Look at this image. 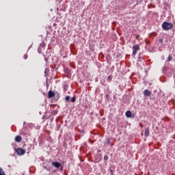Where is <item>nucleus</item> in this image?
<instances>
[{
	"label": "nucleus",
	"instance_id": "obj_1",
	"mask_svg": "<svg viewBox=\"0 0 175 175\" xmlns=\"http://www.w3.org/2000/svg\"><path fill=\"white\" fill-rule=\"evenodd\" d=\"M162 28L164 31H169V29H172V28H173V23L164 22L162 24Z\"/></svg>",
	"mask_w": 175,
	"mask_h": 175
},
{
	"label": "nucleus",
	"instance_id": "obj_2",
	"mask_svg": "<svg viewBox=\"0 0 175 175\" xmlns=\"http://www.w3.org/2000/svg\"><path fill=\"white\" fill-rule=\"evenodd\" d=\"M139 50H140V46H139V44H135L134 46H133L132 56L135 57V55L137 54V51H139Z\"/></svg>",
	"mask_w": 175,
	"mask_h": 175
},
{
	"label": "nucleus",
	"instance_id": "obj_3",
	"mask_svg": "<svg viewBox=\"0 0 175 175\" xmlns=\"http://www.w3.org/2000/svg\"><path fill=\"white\" fill-rule=\"evenodd\" d=\"M16 152L18 155H24V154H25V150L18 148L16 150Z\"/></svg>",
	"mask_w": 175,
	"mask_h": 175
},
{
	"label": "nucleus",
	"instance_id": "obj_4",
	"mask_svg": "<svg viewBox=\"0 0 175 175\" xmlns=\"http://www.w3.org/2000/svg\"><path fill=\"white\" fill-rule=\"evenodd\" d=\"M55 96V92H54L53 90H49L48 92V98L50 99L51 98H54Z\"/></svg>",
	"mask_w": 175,
	"mask_h": 175
},
{
	"label": "nucleus",
	"instance_id": "obj_5",
	"mask_svg": "<svg viewBox=\"0 0 175 175\" xmlns=\"http://www.w3.org/2000/svg\"><path fill=\"white\" fill-rule=\"evenodd\" d=\"M144 96H151V92L148 90H145L144 91Z\"/></svg>",
	"mask_w": 175,
	"mask_h": 175
},
{
	"label": "nucleus",
	"instance_id": "obj_6",
	"mask_svg": "<svg viewBox=\"0 0 175 175\" xmlns=\"http://www.w3.org/2000/svg\"><path fill=\"white\" fill-rule=\"evenodd\" d=\"M52 165H53V166H54L55 167H57L58 169L61 166V163L53 161Z\"/></svg>",
	"mask_w": 175,
	"mask_h": 175
},
{
	"label": "nucleus",
	"instance_id": "obj_7",
	"mask_svg": "<svg viewBox=\"0 0 175 175\" xmlns=\"http://www.w3.org/2000/svg\"><path fill=\"white\" fill-rule=\"evenodd\" d=\"M22 140H23V137H21V136L20 135H17L15 137V142H16L17 143H20Z\"/></svg>",
	"mask_w": 175,
	"mask_h": 175
},
{
	"label": "nucleus",
	"instance_id": "obj_8",
	"mask_svg": "<svg viewBox=\"0 0 175 175\" xmlns=\"http://www.w3.org/2000/svg\"><path fill=\"white\" fill-rule=\"evenodd\" d=\"M126 116H127L128 118H131V117H132V112L131 111H126Z\"/></svg>",
	"mask_w": 175,
	"mask_h": 175
},
{
	"label": "nucleus",
	"instance_id": "obj_9",
	"mask_svg": "<svg viewBox=\"0 0 175 175\" xmlns=\"http://www.w3.org/2000/svg\"><path fill=\"white\" fill-rule=\"evenodd\" d=\"M145 136H150V129L147 128L145 130Z\"/></svg>",
	"mask_w": 175,
	"mask_h": 175
},
{
	"label": "nucleus",
	"instance_id": "obj_10",
	"mask_svg": "<svg viewBox=\"0 0 175 175\" xmlns=\"http://www.w3.org/2000/svg\"><path fill=\"white\" fill-rule=\"evenodd\" d=\"M111 140L110 139V138H107L106 139V146H110V143H111Z\"/></svg>",
	"mask_w": 175,
	"mask_h": 175
},
{
	"label": "nucleus",
	"instance_id": "obj_11",
	"mask_svg": "<svg viewBox=\"0 0 175 175\" xmlns=\"http://www.w3.org/2000/svg\"><path fill=\"white\" fill-rule=\"evenodd\" d=\"M0 175H6V174H5V171H3V169H2V167H0Z\"/></svg>",
	"mask_w": 175,
	"mask_h": 175
},
{
	"label": "nucleus",
	"instance_id": "obj_12",
	"mask_svg": "<svg viewBox=\"0 0 175 175\" xmlns=\"http://www.w3.org/2000/svg\"><path fill=\"white\" fill-rule=\"evenodd\" d=\"M71 102L72 103H75V102H76V97L73 96L71 99H70Z\"/></svg>",
	"mask_w": 175,
	"mask_h": 175
},
{
	"label": "nucleus",
	"instance_id": "obj_13",
	"mask_svg": "<svg viewBox=\"0 0 175 175\" xmlns=\"http://www.w3.org/2000/svg\"><path fill=\"white\" fill-rule=\"evenodd\" d=\"M66 102H69V100H70V96H66Z\"/></svg>",
	"mask_w": 175,
	"mask_h": 175
},
{
	"label": "nucleus",
	"instance_id": "obj_14",
	"mask_svg": "<svg viewBox=\"0 0 175 175\" xmlns=\"http://www.w3.org/2000/svg\"><path fill=\"white\" fill-rule=\"evenodd\" d=\"M111 79H113V77H112L111 75H109V76L107 77L108 81H111Z\"/></svg>",
	"mask_w": 175,
	"mask_h": 175
},
{
	"label": "nucleus",
	"instance_id": "obj_15",
	"mask_svg": "<svg viewBox=\"0 0 175 175\" xmlns=\"http://www.w3.org/2000/svg\"><path fill=\"white\" fill-rule=\"evenodd\" d=\"M172 59H173V57H172V55H170V56L167 57V61H172Z\"/></svg>",
	"mask_w": 175,
	"mask_h": 175
},
{
	"label": "nucleus",
	"instance_id": "obj_16",
	"mask_svg": "<svg viewBox=\"0 0 175 175\" xmlns=\"http://www.w3.org/2000/svg\"><path fill=\"white\" fill-rule=\"evenodd\" d=\"M108 159H109V156L105 155V156L104 157V161H107Z\"/></svg>",
	"mask_w": 175,
	"mask_h": 175
},
{
	"label": "nucleus",
	"instance_id": "obj_17",
	"mask_svg": "<svg viewBox=\"0 0 175 175\" xmlns=\"http://www.w3.org/2000/svg\"><path fill=\"white\" fill-rule=\"evenodd\" d=\"M23 58L24 59H27V58H28V55L27 54L24 55Z\"/></svg>",
	"mask_w": 175,
	"mask_h": 175
},
{
	"label": "nucleus",
	"instance_id": "obj_18",
	"mask_svg": "<svg viewBox=\"0 0 175 175\" xmlns=\"http://www.w3.org/2000/svg\"><path fill=\"white\" fill-rule=\"evenodd\" d=\"M139 38H140V36L137 35L136 37H135V39H136L137 40H139Z\"/></svg>",
	"mask_w": 175,
	"mask_h": 175
},
{
	"label": "nucleus",
	"instance_id": "obj_19",
	"mask_svg": "<svg viewBox=\"0 0 175 175\" xmlns=\"http://www.w3.org/2000/svg\"><path fill=\"white\" fill-rule=\"evenodd\" d=\"M159 43H163V39H159Z\"/></svg>",
	"mask_w": 175,
	"mask_h": 175
},
{
	"label": "nucleus",
	"instance_id": "obj_20",
	"mask_svg": "<svg viewBox=\"0 0 175 175\" xmlns=\"http://www.w3.org/2000/svg\"><path fill=\"white\" fill-rule=\"evenodd\" d=\"M53 114H57V111H53Z\"/></svg>",
	"mask_w": 175,
	"mask_h": 175
},
{
	"label": "nucleus",
	"instance_id": "obj_21",
	"mask_svg": "<svg viewBox=\"0 0 175 175\" xmlns=\"http://www.w3.org/2000/svg\"><path fill=\"white\" fill-rule=\"evenodd\" d=\"M139 126H141V128H143V124H142V123H140Z\"/></svg>",
	"mask_w": 175,
	"mask_h": 175
},
{
	"label": "nucleus",
	"instance_id": "obj_22",
	"mask_svg": "<svg viewBox=\"0 0 175 175\" xmlns=\"http://www.w3.org/2000/svg\"><path fill=\"white\" fill-rule=\"evenodd\" d=\"M45 72V75H46V73H47V70H45V72Z\"/></svg>",
	"mask_w": 175,
	"mask_h": 175
},
{
	"label": "nucleus",
	"instance_id": "obj_23",
	"mask_svg": "<svg viewBox=\"0 0 175 175\" xmlns=\"http://www.w3.org/2000/svg\"><path fill=\"white\" fill-rule=\"evenodd\" d=\"M141 135H142V136H143V135H144V134H143V131L142 132Z\"/></svg>",
	"mask_w": 175,
	"mask_h": 175
}]
</instances>
